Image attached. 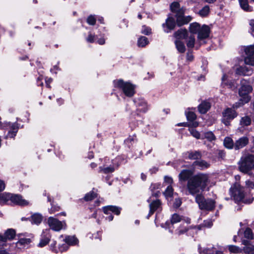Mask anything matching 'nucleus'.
<instances>
[{
    "mask_svg": "<svg viewBox=\"0 0 254 254\" xmlns=\"http://www.w3.org/2000/svg\"><path fill=\"white\" fill-rule=\"evenodd\" d=\"M252 87L250 85H242L239 91L241 99L239 103H236L235 107L238 108L250 101L251 98L249 94L252 91Z\"/></svg>",
    "mask_w": 254,
    "mask_h": 254,
    "instance_id": "5",
    "label": "nucleus"
},
{
    "mask_svg": "<svg viewBox=\"0 0 254 254\" xmlns=\"http://www.w3.org/2000/svg\"><path fill=\"white\" fill-rule=\"evenodd\" d=\"M249 140L247 136H243L238 139L235 143L234 148L238 150L246 146L249 143Z\"/></svg>",
    "mask_w": 254,
    "mask_h": 254,
    "instance_id": "18",
    "label": "nucleus"
},
{
    "mask_svg": "<svg viewBox=\"0 0 254 254\" xmlns=\"http://www.w3.org/2000/svg\"><path fill=\"white\" fill-rule=\"evenodd\" d=\"M136 110L139 112L145 113L148 110V105L146 101L142 98H138L134 100Z\"/></svg>",
    "mask_w": 254,
    "mask_h": 254,
    "instance_id": "10",
    "label": "nucleus"
},
{
    "mask_svg": "<svg viewBox=\"0 0 254 254\" xmlns=\"http://www.w3.org/2000/svg\"><path fill=\"white\" fill-rule=\"evenodd\" d=\"M100 171L102 172L105 174L112 173L114 171V168L112 166H109L105 168L99 167Z\"/></svg>",
    "mask_w": 254,
    "mask_h": 254,
    "instance_id": "42",
    "label": "nucleus"
},
{
    "mask_svg": "<svg viewBox=\"0 0 254 254\" xmlns=\"http://www.w3.org/2000/svg\"><path fill=\"white\" fill-rule=\"evenodd\" d=\"M239 168L240 171L247 173L254 168V155L249 154L243 156L239 162Z\"/></svg>",
    "mask_w": 254,
    "mask_h": 254,
    "instance_id": "3",
    "label": "nucleus"
},
{
    "mask_svg": "<svg viewBox=\"0 0 254 254\" xmlns=\"http://www.w3.org/2000/svg\"><path fill=\"white\" fill-rule=\"evenodd\" d=\"M253 72L252 68L246 66H240L236 70V74L240 75L250 76L252 74Z\"/></svg>",
    "mask_w": 254,
    "mask_h": 254,
    "instance_id": "16",
    "label": "nucleus"
},
{
    "mask_svg": "<svg viewBox=\"0 0 254 254\" xmlns=\"http://www.w3.org/2000/svg\"><path fill=\"white\" fill-rule=\"evenodd\" d=\"M120 208L112 205L103 207V211L105 214H109L110 212H112L116 215H119L120 213Z\"/></svg>",
    "mask_w": 254,
    "mask_h": 254,
    "instance_id": "21",
    "label": "nucleus"
},
{
    "mask_svg": "<svg viewBox=\"0 0 254 254\" xmlns=\"http://www.w3.org/2000/svg\"><path fill=\"white\" fill-rule=\"evenodd\" d=\"M191 171L189 170H182L179 175L180 181H185L187 183V189L190 194L194 195L204 190L209 182V177L207 174L198 173L192 177Z\"/></svg>",
    "mask_w": 254,
    "mask_h": 254,
    "instance_id": "1",
    "label": "nucleus"
},
{
    "mask_svg": "<svg viewBox=\"0 0 254 254\" xmlns=\"http://www.w3.org/2000/svg\"><path fill=\"white\" fill-rule=\"evenodd\" d=\"M187 231L188 229L186 227L181 226L178 229L175 230V233L179 236L185 234Z\"/></svg>",
    "mask_w": 254,
    "mask_h": 254,
    "instance_id": "46",
    "label": "nucleus"
},
{
    "mask_svg": "<svg viewBox=\"0 0 254 254\" xmlns=\"http://www.w3.org/2000/svg\"><path fill=\"white\" fill-rule=\"evenodd\" d=\"M59 210L60 207L59 206H52L49 210V212L50 213H54L55 212L59 211Z\"/></svg>",
    "mask_w": 254,
    "mask_h": 254,
    "instance_id": "58",
    "label": "nucleus"
},
{
    "mask_svg": "<svg viewBox=\"0 0 254 254\" xmlns=\"http://www.w3.org/2000/svg\"><path fill=\"white\" fill-rule=\"evenodd\" d=\"M182 204V200L180 198H178L175 199V201L174 202V207L175 208H178L181 206Z\"/></svg>",
    "mask_w": 254,
    "mask_h": 254,
    "instance_id": "54",
    "label": "nucleus"
},
{
    "mask_svg": "<svg viewBox=\"0 0 254 254\" xmlns=\"http://www.w3.org/2000/svg\"><path fill=\"white\" fill-rule=\"evenodd\" d=\"M241 7L245 11H252V7H250L248 4V0H239Z\"/></svg>",
    "mask_w": 254,
    "mask_h": 254,
    "instance_id": "33",
    "label": "nucleus"
},
{
    "mask_svg": "<svg viewBox=\"0 0 254 254\" xmlns=\"http://www.w3.org/2000/svg\"><path fill=\"white\" fill-rule=\"evenodd\" d=\"M224 145L228 149H232L234 147L235 143L231 138L227 137L224 140Z\"/></svg>",
    "mask_w": 254,
    "mask_h": 254,
    "instance_id": "32",
    "label": "nucleus"
},
{
    "mask_svg": "<svg viewBox=\"0 0 254 254\" xmlns=\"http://www.w3.org/2000/svg\"><path fill=\"white\" fill-rule=\"evenodd\" d=\"M251 123V119L248 116H245L241 118L240 125L243 127L249 126Z\"/></svg>",
    "mask_w": 254,
    "mask_h": 254,
    "instance_id": "35",
    "label": "nucleus"
},
{
    "mask_svg": "<svg viewBox=\"0 0 254 254\" xmlns=\"http://www.w3.org/2000/svg\"><path fill=\"white\" fill-rule=\"evenodd\" d=\"M188 158L191 160H197L201 158L202 154L199 151H190L188 152Z\"/></svg>",
    "mask_w": 254,
    "mask_h": 254,
    "instance_id": "24",
    "label": "nucleus"
},
{
    "mask_svg": "<svg viewBox=\"0 0 254 254\" xmlns=\"http://www.w3.org/2000/svg\"><path fill=\"white\" fill-rule=\"evenodd\" d=\"M176 23L175 19L172 17H169L166 20L165 23L162 24L165 32L169 33L171 30L174 29Z\"/></svg>",
    "mask_w": 254,
    "mask_h": 254,
    "instance_id": "11",
    "label": "nucleus"
},
{
    "mask_svg": "<svg viewBox=\"0 0 254 254\" xmlns=\"http://www.w3.org/2000/svg\"><path fill=\"white\" fill-rule=\"evenodd\" d=\"M227 78L228 76L226 74H224L222 78V84L224 85H228L227 82Z\"/></svg>",
    "mask_w": 254,
    "mask_h": 254,
    "instance_id": "61",
    "label": "nucleus"
},
{
    "mask_svg": "<svg viewBox=\"0 0 254 254\" xmlns=\"http://www.w3.org/2000/svg\"><path fill=\"white\" fill-rule=\"evenodd\" d=\"M230 192L234 199L238 202L242 201L247 204L251 203L254 200L252 196L248 197L244 192V188L238 183H236L230 189Z\"/></svg>",
    "mask_w": 254,
    "mask_h": 254,
    "instance_id": "2",
    "label": "nucleus"
},
{
    "mask_svg": "<svg viewBox=\"0 0 254 254\" xmlns=\"http://www.w3.org/2000/svg\"><path fill=\"white\" fill-rule=\"evenodd\" d=\"M245 52L247 55V57L245 58V64L254 66V45L245 48Z\"/></svg>",
    "mask_w": 254,
    "mask_h": 254,
    "instance_id": "9",
    "label": "nucleus"
},
{
    "mask_svg": "<svg viewBox=\"0 0 254 254\" xmlns=\"http://www.w3.org/2000/svg\"><path fill=\"white\" fill-rule=\"evenodd\" d=\"M189 130L190 132V134L196 139H199L200 138V135L199 132L193 128H190Z\"/></svg>",
    "mask_w": 254,
    "mask_h": 254,
    "instance_id": "48",
    "label": "nucleus"
},
{
    "mask_svg": "<svg viewBox=\"0 0 254 254\" xmlns=\"http://www.w3.org/2000/svg\"><path fill=\"white\" fill-rule=\"evenodd\" d=\"M31 241L30 239L27 238H21L18 241L17 244L20 245H25L28 244L30 243Z\"/></svg>",
    "mask_w": 254,
    "mask_h": 254,
    "instance_id": "51",
    "label": "nucleus"
},
{
    "mask_svg": "<svg viewBox=\"0 0 254 254\" xmlns=\"http://www.w3.org/2000/svg\"><path fill=\"white\" fill-rule=\"evenodd\" d=\"M246 187L249 190L254 189V183L251 181L247 180L245 182Z\"/></svg>",
    "mask_w": 254,
    "mask_h": 254,
    "instance_id": "53",
    "label": "nucleus"
},
{
    "mask_svg": "<svg viewBox=\"0 0 254 254\" xmlns=\"http://www.w3.org/2000/svg\"><path fill=\"white\" fill-rule=\"evenodd\" d=\"M96 19L93 15H90L87 18V22L88 24L91 25H94L95 24Z\"/></svg>",
    "mask_w": 254,
    "mask_h": 254,
    "instance_id": "47",
    "label": "nucleus"
},
{
    "mask_svg": "<svg viewBox=\"0 0 254 254\" xmlns=\"http://www.w3.org/2000/svg\"><path fill=\"white\" fill-rule=\"evenodd\" d=\"M12 198V194L8 193H4L0 195V204H3L5 203H9Z\"/></svg>",
    "mask_w": 254,
    "mask_h": 254,
    "instance_id": "22",
    "label": "nucleus"
},
{
    "mask_svg": "<svg viewBox=\"0 0 254 254\" xmlns=\"http://www.w3.org/2000/svg\"><path fill=\"white\" fill-rule=\"evenodd\" d=\"M5 243V239L3 235H0V248L3 247Z\"/></svg>",
    "mask_w": 254,
    "mask_h": 254,
    "instance_id": "59",
    "label": "nucleus"
},
{
    "mask_svg": "<svg viewBox=\"0 0 254 254\" xmlns=\"http://www.w3.org/2000/svg\"><path fill=\"white\" fill-rule=\"evenodd\" d=\"M210 29L208 26L203 25L200 27L198 32V39L201 40L207 38L209 36Z\"/></svg>",
    "mask_w": 254,
    "mask_h": 254,
    "instance_id": "17",
    "label": "nucleus"
},
{
    "mask_svg": "<svg viewBox=\"0 0 254 254\" xmlns=\"http://www.w3.org/2000/svg\"><path fill=\"white\" fill-rule=\"evenodd\" d=\"M195 42V38L193 36L189 37L187 41V46L189 48H192L194 47Z\"/></svg>",
    "mask_w": 254,
    "mask_h": 254,
    "instance_id": "41",
    "label": "nucleus"
},
{
    "mask_svg": "<svg viewBox=\"0 0 254 254\" xmlns=\"http://www.w3.org/2000/svg\"><path fill=\"white\" fill-rule=\"evenodd\" d=\"M64 241L69 245H76L78 243V240L74 236H68L64 239Z\"/></svg>",
    "mask_w": 254,
    "mask_h": 254,
    "instance_id": "25",
    "label": "nucleus"
},
{
    "mask_svg": "<svg viewBox=\"0 0 254 254\" xmlns=\"http://www.w3.org/2000/svg\"><path fill=\"white\" fill-rule=\"evenodd\" d=\"M200 26L197 23H191L190 26V32L193 34L198 33L200 29Z\"/></svg>",
    "mask_w": 254,
    "mask_h": 254,
    "instance_id": "34",
    "label": "nucleus"
},
{
    "mask_svg": "<svg viewBox=\"0 0 254 254\" xmlns=\"http://www.w3.org/2000/svg\"><path fill=\"white\" fill-rule=\"evenodd\" d=\"M15 236V231L12 229H8L5 233L3 237L5 239V242L7 240H12Z\"/></svg>",
    "mask_w": 254,
    "mask_h": 254,
    "instance_id": "28",
    "label": "nucleus"
},
{
    "mask_svg": "<svg viewBox=\"0 0 254 254\" xmlns=\"http://www.w3.org/2000/svg\"><path fill=\"white\" fill-rule=\"evenodd\" d=\"M244 236L248 239H252L253 236L252 230L250 228H247L244 232Z\"/></svg>",
    "mask_w": 254,
    "mask_h": 254,
    "instance_id": "49",
    "label": "nucleus"
},
{
    "mask_svg": "<svg viewBox=\"0 0 254 254\" xmlns=\"http://www.w3.org/2000/svg\"><path fill=\"white\" fill-rule=\"evenodd\" d=\"M243 250L246 254H250L251 252L254 251V245L250 244L247 246H245Z\"/></svg>",
    "mask_w": 254,
    "mask_h": 254,
    "instance_id": "43",
    "label": "nucleus"
},
{
    "mask_svg": "<svg viewBox=\"0 0 254 254\" xmlns=\"http://www.w3.org/2000/svg\"><path fill=\"white\" fill-rule=\"evenodd\" d=\"M187 60L191 61L193 59V56L191 54L188 53L187 56Z\"/></svg>",
    "mask_w": 254,
    "mask_h": 254,
    "instance_id": "64",
    "label": "nucleus"
},
{
    "mask_svg": "<svg viewBox=\"0 0 254 254\" xmlns=\"http://www.w3.org/2000/svg\"><path fill=\"white\" fill-rule=\"evenodd\" d=\"M184 11L176 14V23L179 26L187 24L191 19L190 16L185 17L183 16Z\"/></svg>",
    "mask_w": 254,
    "mask_h": 254,
    "instance_id": "12",
    "label": "nucleus"
},
{
    "mask_svg": "<svg viewBox=\"0 0 254 254\" xmlns=\"http://www.w3.org/2000/svg\"><path fill=\"white\" fill-rule=\"evenodd\" d=\"M105 42V40L103 38H100L97 40V43L100 45H103Z\"/></svg>",
    "mask_w": 254,
    "mask_h": 254,
    "instance_id": "63",
    "label": "nucleus"
},
{
    "mask_svg": "<svg viewBox=\"0 0 254 254\" xmlns=\"http://www.w3.org/2000/svg\"><path fill=\"white\" fill-rule=\"evenodd\" d=\"M165 182L168 184L171 185L173 183V179L171 177H165L164 178Z\"/></svg>",
    "mask_w": 254,
    "mask_h": 254,
    "instance_id": "60",
    "label": "nucleus"
},
{
    "mask_svg": "<svg viewBox=\"0 0 254 254\" xmlns=\"http://www.w3.org/2000/svg\"><path fill=\"white\" fill-rule=\"evenodd\" d=\"M227 249L231 253L240 254L242 252V250L238 246L234 245H228L227 246Z\"/></svg>",
    "mask_w": 254,
    "mask_h": 254,
    "instance_id": "29",
    "label": "nucleus"
},
{
    "mask_svg": "<svg viewBox=\"0 0 254 254\" xmlns=\"http://www.w3.org/2000/svg\"><path fill=\"white\" fill-rule=\"evenodd\" d=\"M250 26L251 34L254 36V20H251L250 21Z\"/></svg>",
    "mask_w": 254,
    "mask_h": 254,
    "instance_id": "55",
    "label": "nucleus"
},
{
    "mask_svg": "<svg viewBox=\"0 0 254 254\" xmlns=\"http://www.w3.org/2000/svg\"><path fill=\"white\" fill-rule=\"evenodd\" d=\"M95 36L89 34L88 37L87 38L86 40L89 43H93L95 41Z\"/></svg>",
    "mask_w": 254,
    "mask_h": 254,
    "instance_id": "56",
    "label": "nucleus"
},
{
    "mask_svg": "<svg viewBox=\"0 0 254 254\" xmlns=\"http://www.w3.org/2000/svg\"><path fill=\"white\" fill-rule=\"evenodd\" d=\"M187 119L190 121H193L196 119L195 114L192 112H189L186 114Z\"/></svg>",
    "mask_w": 254,
    "mask_h": 254,
    "instance_id": "50",
    "label": "nucleus"
},
{
    "mask_svg": "<svg viewBox=\"0 0 254 254\" xmlns=\"http://www.w3.org/2000/svg\"><path fill=\"white\" fill-rule=\"evenodd\" d=\"M173 189L171 185H169L165 190V191L164 192V194L165 195V197H171L173 195Z\"/></svg>",
    "mask_w": 254,
    "mask_h": 254,
    "instance_id": "38",
    "label": "nucleus"
},
{
    "mask_svg": "<svg viewBox=\"0 0 254 254\" xmlns=\"http://www.w3.org/2000/svg\"><path fill=\"white\" fill-rule=\"evenodd\" d=\"M5 184L3 181L0 180V191H2L5 189Z\"/></svg>",
    "mask_w": 254,
    "mask_h": 254,
    "instance_id": "62",
    "label": "nucleus"
},
{
    "mask_svg": "<svg viewBox=\"0 0 254 254\" xmlns=\"http://www.w3.org/2000/svg\"><path fill=\"white\" fill-rule=\"evenodd\" d=\"M199 112L201 114L206 113L210 108V104L206 101L202 102L198 106Z\"/></svg>",
    "mask_w": 254,
    "mask_h": 254,
    "instance_id": "23",
    "label": "nucleus"
},
{
    "mask_svg": "<svg viewBox=\"0 0 254 254\" xmlns=\"http://www.w3.org/2000/svg\"><path fill=\"white\" fill-rule=\"evenodd\" d=\"M170 8L172 11L176 12V14L184 11L183 9H180V4L178 2H173L170 5Z\"/></svg>",
    "mask_w": 254,
    "mask_h": 254,
    "instance_id": "30",
    "label": "nucleus"
},
{
    "mask_svg": "<svg viewBox=\"0 0 254 254\" xmlns=\"http://www.w3.org/2000/svg\"><path fill=\"white\" fill-rule=\"evenodd\" d=\"M175 43L176 48L179 52L183 53L185 52L186 48L183 42L176 40Z\"/></svg>",
    "mask_w": 254,
    "mask_h": 254,
    "instance_id": "31",
    "label": "nucleus"
},
{
    "mask_svg": "<svg viewBox=\"0 0 254 254\" xmlns=\"http://www.w3.org/2000/svg\"><path fill=\"white\" fill-rule=\"evenodd\" d=\"M50 238V235H48V236H46V237L42 238L38 244V246L40 247H43L46 245H47L49 242Z\"/></svg>",
    "mask_w": 254,
    "mask_h": 254,
    "instance_id": "37",
    "label": "nucleus"
},
{
    "mask_svg": "<svg viewBox=\"0 0 254 254\" xmlns=\"http://www.w3.org/2000/svg\"><path fill=\"white\" fill-rule=\"evenodd\" d=\"M209 9V7L205 5L199 11V14L202 17L206 16L208 14Z\"/></svg>",
    "mask_w": 254,
    "mask_h": 254,
    "instance_id": "39",
    "label": "nucleus"
},
{
    "mask_svg": "<svg viewBox=\"0 0 254 254\" xmlns=\"http://www.w3.org/2000/svg\"><path fill=\"white\" fill-rule=\"evenodd\" d=\"M183 219V218L182 216L179 215V214L177 213H175L173 215H172L171 219V222L168 223L167 222L166 224L168 225V228L170 230V231L172 232V228H174V225L176 223H177L179 222H180L181 220Z\"/></svg>",
    "mask_w": 254,
    "mask_h": 254,
    "instance_id": "19",
    "label": "nucleus"
},
{
    "mask_svg": "<svg viewBox=\"0 0 254 254\" xmlns=\"http://www.w3.org/2000/svg\"><path fill=\"white\" fill-rule=\"evenodd\" d=\"M187 31L185 29H181L174 33V36L179 39H185L187 35Z\"/></svg>",
    "mask_w": 254,
    "mask_h": 254,
    "instance_id": "27",
    "label": "nucleus"
},
{
    "mask_svg": "<svg viewBox=\"0 0 254 254\" xmlns=\"http://www.w3.org/2000/svg\"><path fill=\"white\" fill-rule=\"evenodd\" d=\"M195 197V201L201 209L211 211L214 209L215 205L214 200L211 199H205L203 195L198 194Z\"/></svg>",
    "mask_w": 254,
    "mask_h": 254,
    "instance_id": "6",
    "label": "nucleus"
},
{
    "mask_svg": "<svg viewBox=\"0 0 254 254\" xmlns=\"http://www.w3.org/2000/svg\"><path fill=\"white\" fill-rule=\"evenodd\" d=\"M11 202L21 206L27 205L29 204L28 201L23 199L21 195L14 194H12Z\"/></svg>",
    "mask_w": 254,
    "mask_h": 254,
    "instance_id": "14",
    "label": "nucleus"
},
{
    "mask_svg": "<svg viewBox=\"0 0 254 254\" xmlns=\"http://www.w3.org/2000/svg\"><path fill=\"white\" fill-rule=\"evenodd\" d=\"M43 216L40 213H35L31 216V221L32 223L38 225L42 222Z\"/></svg>",
    "mask_w": 254,
    "mask_h": 254,
    "instance_id": "26",
    "label": "nucleus"
},
{
    "mask_svg": "<svg viewBox=\"0 0 254 254\" xmlns=\"http://www.w3.org/2000/svg\"><path fill=\"white\" fill-rule=\"evenodd\" d=\"M47 223L50 229L55 231H60L66 228V223L64 221H61L53 217H50L48 218Z\"/></svg>",
    "mask_w": 254,
    "mask_h": 254,
    "instance_id": "7",
    "label": "nucleus"
},
{
    "mask_svg": "<svg viewBox=\"0 0 254 254\" xmlns=\"http://www.w3.org/2000/svg\"><path fill=\"white\" fill-rule=\"evenodd\" d=\"M212 226V221L211 220L209 219V220L204 221L203 224L197 226V228L199 230H200L201 227H202V226L205 227L209 228V227H211Z\"/></svg>",
    "mask_w": 254,
    "mask_h": 254,
    "instance_id": "45",
    "label": "nucleus"
},
{
    "mask_svg": "<svg viewBox=\"0 0 254 254\" xmlns=\"http://www.w3.org/2000/svg\"><path fill=\"white\" fill-rule=\"evenodd\" d=\"M217 153L218 155V157L221 159H223L225 156V152L222 150H217Z\"/></svg>",
    "mask_w": 254,
    "mask_h": 254,
    "instance_id": "57",
    "label": "nucleus"
},
{
    "mask_svg": "<svg viewBox=\"0 0 254 254\" xmlns=\"http://www.w3.org/2000/svg\"><path fill=\"white\" fill-rule=\"evenodd\" d=\"M222 122L227 126L230 125L231 121L237 116L235 110L231 108L226 109L222 113Z\"/></svg>",
    "mask_w": 254,
    "mask_h": 254,
    "instance_id": "8",
    "label": "nucleus"
},
{
    "mask_svg": "<svg viewBox=\"0 0 254 254\" xmlns=\"http://www.w3.org/2000/svg\"><path fill=\"white\" fill-rule=\"evenodd\" d=\"M204 137L208 139L209 141H211L215 140L216 137L214 134L211 131L206 132L204 133Z\"/></svg>",
    "mask_w": 254,
    "mask_h": 254,
    "instance_id": "44",
    "label": "nucleus"
},
{
    "mask_svg": "<svg viewBox=\"0 0 254 254\" xmlns=\"http://www.w3.org/2000/svg\"><path fill=\"white\" fill-rule=\"evenodd\" d=\"M114 84L115 87L121 89L127 97H132L135 93L134 86L130 83L124 82L123 80H115Z\"/></svg>",
    "mask_w": 254,
    "mask_h": 254,
    "instance_id": "4",
    "label": "nucleus"
},
{
    "mask_svg": "<svg viewBox=\"0 0 254 254\" xmlns=\"http://www.w3.org/2000/svg\"><path fill=\"white\" fill-rule=\"evenodd\" d=\"M150 211L147 216V218L152 215L155 211L158 212L162 210L161 203L159 200H156L151 202L150 205Z\"/></svg>",
    "mask_w": 254,
    "mask_h": 254,
    "instance_id": "13",
    "label": "nucleus"
},
{
    "mask_svg": "<svg viewBox=\"0 0 254 254\" xmlns=\"http://www.w3.org/2000/svg\"><path fill=\"white\" fill-rule=\"evenodd\" d=\"M7 126L9 127V130L8 131L7 134L5 136V138L14 137L16 135L18 129V125L16 123H8Z\"/></svg>",
    "mask_w": 254,
    "mask_h": 254,
    "instance_id": "15",
    "label": "nucleus"
},
{
    "mask_svg": "<svg viewBox=\"0 0 254 254\" xmlns=\"http://www.w3.org/2000/svg\"><path fill=\"white\" fill-rule=\"evenodd\" d=\"M192 165L200 170H203L209 168L210 164L204 160H199L194 161Z\"/></svg>",
    "mask_w": 254,
    "mask_h": 254,
    "instance_id": "20",
    "label": "nucleus"
},
{
    "mask_svg": "<svg viewBox=\"0 0 254 254\" xmlns=\"http://www.w3.org/2000/svg\"><path fill=\"white\" fill-rule=\"evenodd\" d=\"M97 197V194L93 191H91L87 193L84 196V199L86 201H90Z\"/></svg>",
    "mask_w": 254,
    "mask_h": 254,
    "instance_id": "40",
    "label": "nucleus"
},
{
    "mask_svg": "<svg viewBox=\"0 0 254 254\" xmlns=\"http://www.w3.org/2000/svg\"><path fill=\"white\" fill-rule=\"evenodd\" d=\"M142 33L145 35H149L151 33V30L149 27L143 26L141 30Z\"/></svg>",
    "mask_w": 254,
    "mask_h": 254,
    "instance_id": "52",
    "label": "nucleus"
},
{
    "mask_svg": "<svg viewBox=\"0 0 254 254\" xmlns=\"http://www.w3.org/2000/svg\"><path fill=\"white\" fill-rule=\"evenodd\" d=\"M148 44V39L144 36L140 37L137 41V45L139 47H143Z\"/></svg>",
    "mask_w": 254,
    "mask_h": 254,
    "instance_id": "36",
    "label": "nucleus"
}]
</instances>
